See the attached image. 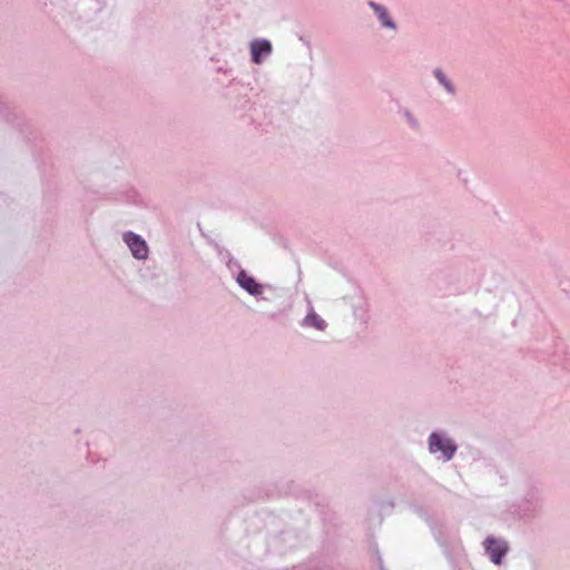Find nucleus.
<instances>
[{
    "label": "nucleus",
    "instance_id": "nucleus-5",
    "mask_svg": "<svg viewBox=\"0 0 570 570\" xmlns=\"http://www.w3.org/2000/svg\"><path fill=\"white\" fill-rule=\"evenodd\" d=\"M237 281L239 285L250 294H261V285L257 284L256 281L252 276L247 275L245 272H240L238 274Z\"/></svg>",
    "mask_w": 570,
    "mask_h": 570
},
{
    "label": "nucleus",
    "instance_id": "nucleus-4",
    "mask_svg": "<svg viewBox=\"0 0 570 570\" xmlns=\"http://www.w3.org/2000/svg\"><path fill=\"white\" fill-rule=\"evenodd\" d=\"M250 50H252L253 61L255 63H261L262 56L269 55L272 51V46H271L269 41H267V40H256L252 43Z\"/></svg>",
    "mask_w": 570,
    "mask_h": 570
},
{
    "label": "nucleus",
    "instance_id": "nucleus-1",
    "mask_svg": "<svg viewBox=\"0 0 570 570\" xmlns=\"http://www.w3.org/2000/svg\"><path fill=\"white\" fill-rule=\"evenodd\" d=\"M429 446H430V451L433 453L439 452V451L442 452L446 460H450L456 450V446L453 444V442L451 440L443 439L438 433L431 434V436L429 439Z\"/></svg>",
    "mask_w": 570,
    "mask_h": 570
},
{
    "label": "nucleus",
    "instance_id": "nucleus-6",
    "mask_svg": "<svg viewBox=\"0 0 570 570\" xmlns=\"http://www.w3.org/2000/svg\"><path fill=\"white\" fill-rule=\"evenodd\" d=\"M371 7L374 9L376 14L379 16L380 20L385 27L394 28L393 22L389 19L387 11L384 7H381L379 4H375L374 2L370 3Z\"/></svg>",
    "mask_w": 570,
    "mask_h": 570
},
{
    "label": "nucleus",
    "instance_id": "nucleus-3",
    "mask_svg": "<svg viewBox=\"0 0 570 570\" xmlns=\"http://www.w3.org/2000/svg\"><path fill=\"white\" fill-rule=\"evenodd\" d=\"M124 240L130 248L132 255L138 259H145L148 255V247L146 242L134 233H126Z\"/></svg>",
    "mask_w": 570,
    "mask_h": 570
},
{
    "label": "nucleus",
    "instance_id": "nucleus-2",
    "mask_svg": "<svg viewBox=\"0 0 570 570\" xmlns=\"http://www.w3.org/2000/svg\"><path fill=\"white\" fill-rule=\"evenodd\" d=\"M484 548L487 552L489 553L491 560L495 564H500L502 561V558L508 551V543L502 540H497L492 537H489L484 541Z\"/></svg>",
    "mask_w": 570,
    "mask_h": 570
},
{
    "label": "nucleus",
    "instance_id": "nucleus-7",
    "mask_svg": "<svg viewBox=\"0 0 570 570\" xmlns=\"http://www.w3.org/2000/svg\"><path fill=\"white\" fill-rule=\"evenodd\" d=\"M435 77L449 91H452L450 83L446 81L445 76L441 70H435Z\"/></svg>",
    "mask_w": 570,
    "mask_h": 570
}]
</instances>
